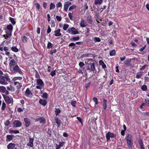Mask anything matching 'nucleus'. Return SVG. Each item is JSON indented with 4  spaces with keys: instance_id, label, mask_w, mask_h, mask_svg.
Instances as JSON below:
<instances>
[{
    "instance_id": "1",
    "label": "nucleus",
    "mask_w": 149,
    "mask_h": 149,
    "mask_svg": "<svg viewBox=\"0 0 149 149\" xmlns=\"http://www.w3.org/2000/svg\"><path fill=\"white\" fill-rule=\"evenodd\" d=\"M126 140L127 141V147L129 149H130L133 147V141L132 135L130 134L127 135L126 136Z\"/></svg>"
},
{
    "instance_id": "2",
    "label": "nucleus",
    "mask_w": 149,
    "mask_h": 149,
    "mask_svg": "<svg viewBox=\"0 0 149 149\" xmlns=\"http://www.w3.org/2000/svg\"><path fill=\"white\" fill-rule=\"evenodd\" d=\"M10 81V79L8 76H0V84L6 85Z\"/></svg>"
},
{
    "instance_id": "3",
    "label": "nucleus",
    "mask_w": 149,
    "mask_h": 149,
    "mask_svg": "<svg viewBox=\"0 0 149 149\" xmlns=\"http://www.w3.org/2000/svg\"><path fill=\"white\" fill-rule=\"evenodd\" d=\"M36 84L37 86L36 87L37 89L41 90L44 86V83L43 81L40 79H36Z\"/></svg>"
},
{
    "instance_id": "4",
    "label": "nucleus",
    "mask_w": 149,
    "mask_h": 149,
    "mask_svg": "<svg viewBox=\"0 0 149 149\" xmlns=\"http://www.w3.org/2000/svg\"><path fill=\"white\" fill-rule=\"evenodd\" d=\"M88 67L86 69V70H88L90 72H94L95 70V64L93 63H91L90 62L88 63Z\"/></svg>"
},
{
    "instance_id": "5",
    "label": "nucleus",
    "mask_w": 149,
    "mask_h": 149,
    "mask_svg": "<svg viewBox=\"0 0 149 149\" xmlns=\"http://www.w3.org/2000/svg\"><path fill=\"white\" fill-rule=\"evenodd\" d=\"M67 32L72 35L76 34L79 33V31L74 27L69 28L68 29Z\"/></svg>"
},
{
    "instance_id": "6",
    "label": "nucleus",
    "mask_w": 149,
    "mask_h": 149,
    "mask_svg": "<svg viewBox=\"0 0 149 149\" xmlns=\"http://www.w3.org/2000/svg\"><path fill=\"white\" fill-rule=\"evenodd\" d=\"M12 68L14 73H18L21 75H22L23 74V72L21 71L17 65H15Z\"/></svg>"
},
{
    "instance_id": "7",
    "label": "nucleus",
    "mask_w": 149,
    "mask_h": 149,
    "mask_svg": "<svg viewBox=\"0 0 149 149\" xmlns=\"http://www.w3.org/2000/svg\"><path fill=\"white\" fill-rule=\"evenodd\" d=\"M6 102L8 104H11L13 105V100L12 97H10L8 96H6L4 97Z\"/></svg>"
},
{
    "instance_id": "8",
    "label": "nucleus",
    "mask_w": 149,
    "mask_h": 149,
    "mask_svg": "<svg viewBox=\"0 0 149 149\" xmlns=\"http://www.w3.org/2000/svg\"><path fill=\"white\" fill-rule=\"evenodd\" d=\"M13 127H21L22 124L20 121L18 120H15L13 123Z\"/></svg>"
},
{
    "instance_id": "9",
    "label": "nucleus",
    "mask_w": 149,
    "mask_h": 149,
    "mask_svg": "<svg viewBox=\"0 0 149 149\" xmlns=\"http://www.w3.org/2000/svg\"><path fill=\"white\" fill-rule=\"evenodd\" d=\"M25 95L27 97H31L32 93L29 88H27L25 92Z\"/></svg>"
},
{
    "instance_id": "10",
    "label": "nucleus",
    "mask_w": 149,
    "mask_h": 149,
    "mask_svg": "<svg viewBox=\"0 0 149 149\" xmlns=\"http://www.w3.org/2000/svg\"><path fill=\"white\" fill-rule=\"evenodd\" d=\"M115 136V135L114 134L110 132H109L107 134H106V137L107 141L109 140L110 137H114Z\"/></svg>"
},
{
    "instance_id": "11",
    "label": "nucleus",
    "mask_w": 149,
    "mask_h": 149,
    "mask_svg": "<svg viewBox=\"0 0 149 149\" xmlns=\"http://www.w3.org/2000/svg\"><path fill=\"white\" fill-rule=\"evenodd\" d=\"M36 122H39L40 123L44 124L46 122L45 119L43 117L39 118L36 119L35 120Z\"/></svg>"
},
{
    "instance_id": "12",
    "label": "nucleus",
    "mask_w": 149,
    "mask_h": 149,
    "mask_svg": "<svg viewBox=\"0 0 149 149\" xmlns=\"http://www.w3.org/2000/svg\"><path fill=\"white\" fill-rule=\"evenodd\" d=\"M22 82L21 81L19 82V81H14V85L16 86L17 88L18 89L22 87Z\"/></svg>"
},
{
    "instance_id": "13",
    "label": "nucleus",
    "mask_w": 149,
    "mask_h": 149,
    "mask_svg": "<svg viewBox=\"0 0 149 149\" xmlns=\"http://www.w3.org/2000/svg\"><path fill=\"white\" fill-rule=\"evenodd\" d=\"M71 4V3L69 1L66 2L64 5V10L65 11H67L68 7Z\"/></svg>"
},
{
    "instance_id": "14",
    "label": "nucleus",
    "mask_w": 149,
    "mask_h": 149,
    "mask_svg": "<svg viewBox=\"0 0 149 149\" xmlns=\"http://www.w3.org/2000/svg\"><path fill=\"white\" fill-rule=\"evenodd\" d=\"M34 139L32 138H30L29 142L27 143V146H29L31 147H33V142Z\"/></svg>"
},
{
    "instance_id": "15",
    "label": "nucleus",
    "mask_w": 149,
    "mask_h": 149,
    "mask_svg": "<svg viewBox=\"0 0 149 149\" xmlns=\"http://www.w3.org/2000/svg\"><path fill=\"white\" fill-rule=\"evenodd\" d=\"M61 29H58L54 31V35L55 36H61V33H60Z\"/></svg>"
},
{
    "instance_id": "16",
    "label": "nucleus",
    "mask_w": 149,
    "mask_h": 149,
    "mask_svg": "<svg viewBox=\"0 0 149 149\" xmlns=\"http://www.w3.org/2000/svg\"><path fill=\"white\" fill-rule=\"evenodd\" d=\"M80 26L82 27H84L88 25L87 22L84 20H81L80 23Z\"/></svg>"
},
{
    "instance_id": "17",
    "label": "nucleus",
    "mask_w": 149,
    "mask_h": 149,
    "mask_svg": "<svg viewBox=\"0 0 149 149\" xmlns=\"http://www.w3.org/2000/svg\"><path fill=\"white\" fill-rule=\"evenodd\" d=\"M15 146V144L13 143H9L7 146L8 149H13Z\"/></svg>"
},
{
    "instance_id": "18",
    "label": "nucleus",
    "mask_w": 149,
    "mask_h": 149,
    "mask_svg": "<svg viewBox=\"0 0 149 149\" xmlns=\"http://www.w3.org/2000/svg\"><path fill=\"white\" fill-rule=\"evenodd\" d=\"M103 0H95L93 6L95 5L98 6L99 5L101 4L102 3Z\"/></svg>"
},
{
    "instance_id": "19",
    "label": "nucleus",
    "mask_w": 149,
    "mask_h": 149,
    "mask_svg": "<svg viewBox=\"0 0 149 149\" xmlns=\"http://www.w3.org/2000/svg\"><path fill=\"white\" fill-rule=\"evenodd\" d=\"M24 121L25 123V125L26 127L29 126L30 124V121L27 118H25L24 119Z\"/></svg>"
},
{
    "instance_id": "20",
    "label": "nucleus",
    "mask_w": 149,
    "mask_h": 149,
    "mask_svg": "<svg viewBox=\"0 0 149 149\" xmlns=\"http://www.w3.org/2000/svg\"><path fill=\"white\" fill-rule=\"evenodd\" d=\"M14 137V136L12 135H7L6 136V141H10L13 139Z\"/></svg>"
},
{
    "instance_id": "21",
    "label": "nucleus",
    "mask_w": 149,
    "mask_h": 149,
    "mask_svg": "<svg viewBox=\"0 0 149 149\" xmlns=\"http://www.w3.org/2000/svg\"><path fill=\"white\" fill-rule=\"evenodd\" d=\"M39 102L40 104L44 106H45L47 103V102L46 100L42 99H40Z\"/></svg>"
},
{
    "instance_id": "22",
    "label": "nucleus",
    "mask_w": 149,
    "mask_h": 149,
    "mask_svg": "<svg viewBox=\"0 0 149 149\" xmlns=\"http://www.w3.org/2000/svg\"><path fill=\"white\" fill-rule=\"evenodd\" d=\"M141 149H145L144 145L143 144L142 141L141 139L138 140Z\"/></svg>"
},
{
    "instance_id": "23",
    "label": "nucleus",
    "mask_w": 149,
    "mask_h": 149,
    "mask_svg": "<svg viewBox=\"0 0 149 149\" xmlns=\"http://www.w3.org/2000/svg\"><path fill=\"white\" fill-rule=\"evenodd\" d=\"M15 61L14 59H12L11 60L9 63V65L11 68H12L15 66Z\"/></svg>"
},
{
    "instance_id": "24",
    "label": "nucleus",
    "mask_w": 149,
    "mask_h": 149,
    "mask_svg": "<svg viewBox=\"0 0 149 149\" xmlns=\"http://www.w3.org/2000/svg\"><path fill=\"white\" fill-rule=\"evenodd\" d=\"M3 50L5 52V54L8 56H9L10 53L9 52V49L8 47H5L3 48Z\"/></svg>"
},
{
    "instance_id": "25",
    "label": "nucleus",
    "mask_w": 149,
    "mask_h": 149,
    "mask_svg": "<svg viewBox=\"0 0 149 149\" xmlns=\"http://www.w3.org/2000/svg\"><path fill=\"white\" fill-rule=\"evenodd\" d=\"M99 65H101L103 68H105L106 67V64L104 63V62L102 60L99 61Z\"/></svg>"
},
{
    "instance_id": "26",
    "label": "nucleus",
    "mask_w": 149,
    "mask_h": 149,
    "mask_svg": "<svg viewBox=\"0 0 149 149\" xmlns=\"http://www.w3.org/2000/svg\"><path fill=\"white\" fill-rule=\"evenodd\" d=\"M54 120L56 122V123L58 125V126H59L61 124V120H59L56 116L54 117Z\"/></svg>"
},
{
    "instance_id": "27",
    "label": "nucleus",
    "mask_w": 149,
    "mask_h": 149,
    "mask_svg": "<svg viewBox=\"0 0 149 149\" xmlns=\"http://www.w3.org/2000/svg\"><path fill=\"white\" fill-rule=\"evenodd\" d=\"M19 131L18 130H14L10 129L9 130V133L10 134H12L14 133L15 134H17L19 133Z\"/></svg>"
},
{
    "instance_id": "28",
    "label": "nucleus",
    "mask_w": 149,
    "mask_h": 149,
    "mask_svg": "<svg viewBox=\"0 0 149 149\" xmlns=\"http://www.w3.org/2000/svg\"><path fill=\"white\" fill-rule=\"evenodd\" d=\"M6 91V88L3 86H0V92L2 93H5Z\"/></svg>"
},
{
    "instance_id": "29",
    "label": "nucleus",
    "mask_w": 149,
    "mask_h": 149,
    "mask_svg": "<svg viewBox=\"0 0 149 149\" xmlns=\"http://www.w3.org/2000/svg\"><path fill=\"white\" fill-rule=\"evenodd\" d=\"M107 100L105 99H103V107L104 110L106 109L107 107Z\"/></svg>"
},
{
    "instance_id": "30",
    "label": "nucleus",
    "mask_w": 149,
    "mask_h": 149,
    "mask_svg": "<svg viewBox=\"0 0 149 149\" xmlns=\"http://www.w3.org/2000/svg\"><path fill=\"white\" fill-rule=\"evenodd\" d=\"M7 29L10 30V32H12L13 29V26L12 25L10 24L7 26Z\"/></svg>"
},
{
    "instance_id": "31",
    "label": "nucleus",
    "mask_w": 149,
    "mask_h": 149,
    "mask_svg": "<svg viewBox=\"0 0 149 149\" xmlns=\"http://www.w3.org/2000/svg\"><path fill=\"white\" fill-rule=\"evenodd\" d=\"M142 75V73L141 72H138L136 74V78L137 79L141 78Z\"/></svg>"
},
{
    "instance_id": "32",
    "label": "nucleus",
    "mask_w": 149,
    "mask_h": 149,
    "mask_svg": "<svg viewBox=\"0 0 149 149\" xmlns=\"http://www.w3.org/2000/svg\"><path fill=\"white\" fill-rule=\"evenodd\" d=\"M11 49L12 51L15 52H17L18 51V49L16 47H11Z\"/></svg>"
},
{
    "instance_id": "33",
    "label": "nucleus",
    "mask_w": 149,
    "mask_h": 149,
    "mask_svg": "<svg viewBox=\"0 0 149 149\" xmlns=\"http://www.w3.org/2000/svg\"><path fill=\"white\" fill-rule=\"evenodd\" d=\"M7 89L8 90L11 91L12 92H14L15 91V88L12 86H10V87L7 86Z\"/></svg>"
},
{
    "instance_id": "34",
    "label": "nucleus",
    "mask_w": 149,
    "mask_h": 149,
    "mask_svg": "<svg viewBox=\"0 0 149 149\" xmlns=\"http://www.w3.org/2000/svg\"><path fill=\"white\" fill-rule=\"evenodd\" d=\"M55 112L56 115L57 116H58V114L61 112V110L58 108H55Z\"/></svg>"
},
{
    "instance_id": "35",
    "label": "nucleus",
    "mask_w": 149,
    "mask_h": 149,
    "mask_svg": "<svg viewBox=\"0 0 149 149\" xmlns=\"http://www.w3.org/2000/svg\"><path fill=\"white\" fill-rule=\"evenodd\" d=\"M87 21L89 24H92L93 22L92 20L91 17H88L86 19Z\"/></svg>"
},
{
    "instance_id": "36",
    "label": "nucleus",
    "mask_w": 149,
    "mask_h": 149,
    "mask_svg": "<svg viewBox=\"0 0 149 149\" xmlns=\"http://www.w3.org/2000/svg\"><path fill=\"white\" fill-rule=\"evenodd\" d=\"M55 7V5L53 3H51L50 5L49 9L50 10H52L54 9Z\"/></svg>"
},
{
    "instance_id": "37",
    "label": "nucleus",
    "mask_w": 149,
    "mask_h": 149,
    "mask_svg": "<svg viewBox=\"0 0 149 149\" xmlns=\"http://www.w3.org/2000/svg\"><path fill=\"white\" fill-rule=\"evenodd\" d=\"M52 44L50 42H48L47 46V48L48 49H50L52 48Z\"/></svg>"
},
{
    "instance_id": "38",
    "label": "nucleus",
    "mask_w": 149,
    "mask_h": 149,
    "mask_svg": "<svg viewBox=\"0 0 149 149\" xmlns=\"http://www.w3.org/2000/svg\"><path fill=\"white\" fill-rule=\"evenodd\" d=\"M141 89L143 91H146L147 89V87L146 85H144L141 86Z\"/></svg>"
},
{
    "instance_id": "39",
    "label": "nucleus",
    "mask_w": 149,
    "mask_h": 149,
    "mask_svg": "<svg viewBox=\"0 0 149 149\" xmlns=\"http://www.w3.org/2000/svg\"><path fill=\"white\" fill-rule=\"evenodd\" d=\"M110 55L111 56H114L116 54L115 50L114 49L112 50L110 53Z\"/></svg>"
},
{
    "instance_id": "40",
    "label": "nucleus",
    "mask_w": 149,
    "mask_h": 149,
    "mask_svg": "<svg viewBox=\"0 0 149 149\" xmlns=\"http://www.w3.org/2000/svg\"><path fill=\"white\" fill-rule=\"evenodd\" d=\"M42 96L43 98L47 99L48 97V95L45 92L43 94Z\"/></svg>"
},
{
    "instance_id": "41",
    "label": "nucleus",
    "mask_w": 149,
    "mask_h": 149,
    "mask_svg": "<svg viewBox=\"0 0 149 149\" xmlns=\"http://www.w3.org/2000/svg\"><path fill=\"white\" fill-rule=\"evenodd\" d=\"M93 40L95 42H99L101 40L99 38L95 37L94 38Z\"/></svg>"
},
{
    "instance_id": "42",
    "label": "nucleus",
    "mask_w": 149,
    "mask_h": 149,
    "mask_svg": "<svg viewBox=\"0 0 149 149\" xmlns=\"http://www.w3.org/2000/svg\"><path fill=\"white\" fill-rule=\"evenodd\" d=\"M69 27V25L66 24H65L63 25V29L65 30H66Z\"/></svg>"
},
{
    "instance_id": "43",
    "label": "nucleus",
    "mask_w": 149,
    "mask_h": 149,
    "mask_svg": "<svg viewBox=\"0 0 149 149\" xmlns=\"http://www.w3.org/2000/svg\"><path fill=\"white\" fill-rule=\"evenodd\" d=\"M10 20L13 25H14L15 24V21L14 19L10 17Z\"/></svg>"
},
{
    "instance_id": "44",
    "label": "nucleus",
    "mask_w": 149,
    "mask_h": 149,
    "mask_svg": "<svg viewBox=\"0 0 149 149\" xmlns=\"http://www.w3.org/2000/svg\"><path fill=\"white\" fill-rule=\"evenodd\" d=\"M27 41V38L25 36L23 37L22 41L24 43H26Z\"/></svg>"
},
{
    "instance_id": "45",
    "label": "nucleus",
    "mask_w": 149,
    "mask_h": 149,
    "mask_svg": "<svg viewBox=\"0 0 149 149\" xmlns=\"http://www.w3.org/2000/svg\"><path fill=\"white\" fill-rule=\"evenodd\" d=\"M79 36L75 37H73L71 39L72 40H73L74 41H77L79 40Z\"/></svg>"
},
{
    "instance_id": "46",
    "label": "nucleus",
    "mask_w": 149,
    "mask_h": 149,
    "mask_svg": "<svg viewBox=\"0 0 149 149\" xmlns=\"http://www.w3.org/2000/svg\"><path fill=\"white\" fill-rule=\"evenodd\" d=\"M6 107V104L4 102H3L2 103V105L1 108L2 110H4Z\"/></svg>"
},
{
    "instance_id": "47",
    "label": "nucleus",
    "mask_w": 149,
    "mask_h": 149,
    "mask_svg": "<svg viewBox=\"0 0 149 149\" xmlns=\"http://www.w3.org/2000/svg\"><path fill=\"white\" fill-rule=\"evenodd\" d=\"M35 7L37 10H39L40 8V6L38 3H37L35 4Z\"/></svg>"
},
{
    "instance_id": "48",
    "label": "nucleus",
    "mask_w": 149,
    "mask_h": 149,
    "mask_svg": "<svg viewBox=\"0 0 149 149\" xmlns=\"http://www.w3.org/2000/svg\"><path fill=\"white\" fill-rule=\"evenodd\" d=\"M62 4L61 2H59L56 4V7L57 8H58L60 7H62Z\"/></svg>"
},
{
    "instance_id": "49",
    "label": "nucleus",
    "mask_w": 149,
    "mask_h": 149,
    "mask_svg": "<svg viewBox=\"0 0 149 149\" xmlns=\"http://www.w3.org/2000/svg\"><path fill=\"white\" fill-rule=\"evenodd\" d=\"M75 45H75V43H73V42H72L71 43H70L69 45L68 46H69V47L74 46L72 48V49H74L75 48Z\"/></svg>"
},
{
    "instance_id": "50",
    "label": "nucleus",
    "mask_w": 149,
    "mask_h": 149,
    "mask_svg": "<svg viewBox=\"0 0 149 149\" xmlns=\"http://www.w3.org/2000/svg\"><path fill=\"white\" fill-rule=\"evenodd\" d=\"M130 61L129 59H126L124 61V62L126 65H130Z\"/></svg>"
},
{
    "instance_id": "51",
    "label": "nucleus",
    "mask_w": 149,
    "mask_h": 149,
    "mask_svg": "<svg viewBox=\"0 0 149 149\" xmlns=\"http://www.w3.org/2000/svg\"><path fill=\"white\" fill-rule=\"evenodd\" d=\"M56 49H54L53 50H51L50 51V54L52 55L54 53L56 52Z\"/></svg>"
},
{
    "instance_id": "52",
    "label": "nucleus",
    "mask_w": 149,
    "mask_h": 149,
    "mask_svg": "<svg viewBox=\"0 0 149 149\" xmlns=\"http://www.w3.org/2000/svg\"><path fill=\"white\" fill-rule=\"evenodd\" d=\"M4 124L6 126H8L10 124V121L9 120H6L4 122Z\"/></svg>"
},
{
    "instance_id": "53",
    "label": "nucleus",
    "mask_w": 149,
    "mask_h": 149,
    "mask_svg": "<svg viewBox=\"0 0 149 149\" xmlns=\"http://www.w3.org/2000/svg\"><path fill=\"white\" fill-rule=\"evenodd\" d=\"M12 35V32H9L8 33H6V35L7 36V38H10Z\"/></svg>"
},
{
    "instance_id": "54",
    "label": "nucleus",
    "mask_w": 149,
    "mask_h": 149,
    "mask_svg": "<svg viewBox=\"0 0 149 149\" xmlns=\"http://www.w3.org/2000/svg\"><path fill=\"white\" fill-rule=\"evenodd\" d=\"M93 59L92 58H87L85 60V63L87 62L88 63L90 61L93 62Z\"/></svg>"
},
{
    "instance_id": "55",
    "label": "nucleus",
    "mask_w": 149,
    "mask_h": 149,
    "mask_svg": "<svg viewBox=\"0 0 149 149\" xmlns=\"http://www.w3.org/2000/svg\"><path fill=\"white\" fill-rule=\"evenodd\" d=\"M22 79V77H17L13 78V80L14 81H16L17 79L21 80Z\"/></svg>"
},
{
    "instance_id": "56",
    "label": "nucleus",
    "mask_w": 149,
    "mask_h": 149,
    "mask_svg": "<svg viewBox=\"0 0 149 149\" xmlns=\"http://www.w3.org/2000/svg\"><path fill=\"white\" fill-rule=\"evenodd\" d=\"M56 70H54L52 71L51 73L50 74L51 75V76L52 77H53L54 76H55L56 75Z\"/></svg>"
},
{
    "instance_id": "57",
    "label": "nucleus",
    "mask_w": 149,
    "mask_h": 149,
    "mask_svg": "<svg viewBox=\"0 0 149 149\" xmlns=\"http://www.w3.org/2000/svg\"><path fill=\"white\" fill-rule=\"evenodd\" d=\"M56 18L58 22L60 21L61 20V17L58 16H56Z\"/></svg>"
},
{
    "instance_id": "58",
    "label": "nucleus",
    "mask_w": 149,
    "mask_h": 149,
    "mask_svg": "<svg viewBox=\"0 0 149 149\" xmlns=\"http://www.w3.org/2000/svg\"><path fill=\"white\" fill-rule=\"evenodd\" d=\"M145 102L147 105V106L149 107V100L147 99H145Z\"/></svg>"
},
{
    "instance_id": "59",
    "label": "nucleus",
    "mask_w": 149,
    "mask_h": 149,
    "mask_svg": "<svg viewBox=\"0 0 149 149\" xmlns=\"http://www.w3.org/2000/svg\"><path fill=\"white\" fill-rule=\"evenodd\" d=\"M35 77L37 78L40 79V76L38 72L36 71L35 74Z\"/></svg>"
},
{
    "instance_id": "60",
    "label": "nucleus",
    "mask_w": 149,
    "mask_h": 149,
    "mask_svg": "<svg viewBox=\"0 0 149 149\" xmlns=\"http://www.w3.org/2000/svg\"><path fill=\"white\" fill-rule=\"evenodd\" d=\"M76 101H74L72 102H71V104L74 107H75L76 106Z\"/></svg>"
},
{
    "instance_id": "61",
    "label": "nucleus",
    "mask_w": 149,
    "mask_h": 149,
    "mask_svg": "<svg viewBox=\"0 0 149 149\" xmlns=\"http://www.w3.org/2000/svg\"><path fill=\"white\" fill-rule=\"evenodd\" d=\"M76 8V6H75L73 5L70 6L69 8V10L70 11L72 10H73Z\"/></svg>"
},
{
    "instance_id": "62",
    "label": "nucleus",
    "mask_w": 149,
    "mask_h": 149,
    "mask_svg": "<svg viewBox=\"0 0 149 149\" xmlns=\"http://www.w3.org/2000/svg\"><path fill=\"white\" fill-rule=\"evenodd\" d=\"M84 65V63L83 62H80L79 63V65L81 67H82Z\"/></svg>"
},
{
    "instance_id": "63",
    "label": "nucleus",
    "mask_w": 149,
    "mask_h": 149,
    "mask_svg": "<svg viewBox=\"0 0 149 149\" xmlns=\"http://www.w3.org/2000/svg\"><path fill=\"white\" fill-rule=\"evenodd\" d=\"M51 29L50 28L49 26V27L48 28V29L47 30V33L48 34L49 33L51 32Z\"/></svg>"
},
{
    "instance_id": "64",
    "label": "nucleus",
    "mask_w": 149,
    "mask_h": 149,
    "mask_svg": "<svg viewBox=\"0 0 149 149\" xmlns=\"http://www.w3.org/2000/svg\"><path fill=\"white\" fill-rule=\"evenodd\" d=\"M146 45H144V46H143V47H142L141 48L139 49V51L140 52H141V51H143L146 48Z\"/></svg>"
}]
</instances>
